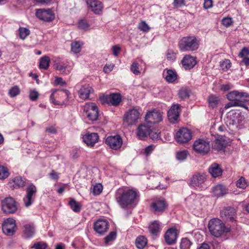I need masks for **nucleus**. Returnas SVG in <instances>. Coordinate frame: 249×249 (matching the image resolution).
<instances>
[{"label":"nucleus","instance_id":"obj_12","mask_svg":"<svg viewBox=\"0 0 249 249\" xmlns=\"http://www.w3.org/2000/svg\"><path fill=\"white\" fill-rule=\"evenodd\" d=\"M54 67L61 74L68 75L72 71V67L67 61H62L60 59H56L54 62Z\"/></svg>","mask_w":249,"mask_h":249},{"label":"nucleus","instance_id":"obj_56","mask_svg":"<svg viewBox=\"0 0 249 249\" xmlns=\"http://www.w3.org/2000/svg\"><path fill=\"white\" fill-rule=\"evenodd\" d=\"M249 55V49L247 47L243 48L238 54V56L241 58L246 57Z\"/></svg>","mask_w":249,"mask_h":249},{"label":"nucleus","instance_id":"obj_44","mask_svg":"<svg viewBox=\"0 0 249 249\" xmlns=\"http://www.w3.org/2000/svg\"><path fill=\"white\" fill-rule=\"evenodd\" d=\"M149 137L153 140H159L160 137V132L159 130L154 129L150 130Z\"/></svg>","mask_w":249,"mask_h":249},{"label":"nucleus","instance_id":"obj_49","mask_svg":"<svg viewBox=\"0 0 249 249\" xmlns=\"http://www.w3.org/2000/svg\"><path fill=\"white\" fill-rule=\"evenodd\" d=\"M188 152L186 150L178 151L177 153V159L179 160H184L187 157Z\"/></svg>","mask_w":249,"mask_h":249},{"label":"nucleus","instance_id":"obj_21","mask_svg":"<svg viewBox=\"0 0 249 249\" xmlns=\"http://www.w3.org/2000/svg\"><path fill=\"white\" fill-rule=\"evenodd\" d=\"M151 125L141 124L137 128V135L138 138L142 140H144L148 136H149Z\"/></svg>","mask_w":249,"mask_h":249},{"label":"nucleus","instance_id":"obj_57","mask_svg":"<svg viewBox=\"0 0 249 249\" xmlns=\"http://www.w3.org/2000/svg\"><path fill=\"white\" fill-rule=\"evenodd\" d=\"M38 93L35 90H32L30 91L29 98L32 101L36 100L38 97Z\"/></svg>","mask_w":249,"mask_h":249},{"label":"nucleus","instance_id":"obj_60","mask_svg":"<svg viewBox=\"0 0 249 249\" xmlns=\"http://www.w3.org/2000/svg\"><path fill=\"white\" fill-rule=\"evenodd\" d=\"M173 5L177 7H181L185 5V0H174Z\"/></svg>","mask_w":249,"mask_h":249},{"label":"nucleus","instance_id":"obj_58","mask_svg":"<svg viewBox=\"0 0 249 249\" xmlns=\"http://www.w3.org/2000/svg\"><path fill=\"white\" fill-rule=\"evenodd\" d=\"M89 26L87 22L84 20L79 21L78 24V28L82 30H87L89 28Z\"/></svg>","mask_w":249,"mask_h":249},{"label":"nucleus","instance_id":"obj_61","mask_svg":"<svg viewBox=\"0 0 249 249\" xmlns=\"http://www.w3.org/2000/svg\"><path fill=\"white\" fill-rule=\"evenodd\" d=\"M224 148V145L219 140H216L215 141L214 148L217 150H222Z\"/></svg>","mask_w":249,"mask_h":249},{"label":"nucleus","instance_id":"obj_6","mask_svg":"<svg viewBox=\"0 0 249 249\" xmlns=\"http://www.w3.org/2000/svg\"><path fill=\"white\" fill-rule=\"evenodd\" d=\"M193 149L197 153L201 155L207 154L210 150V144L209 141L198 139L193 144Z\"/></svg>","mask_w":249,"mask_h":249},{"label":"nucleus","instance_id":"obj_47","mask_svg":"<svg viewBox=\"0 0 249 249\" xmlns=\"http://www.w3.org/2000/svg\"><path fill=\"white\" fill-rule=\"evenodd\" d=\"M220 66L223 71H226L231 68V63L230 60L225 59L222 62H220Z\"/></svg>","mask_w":249,"mask_h":249},{"label":"nucleus","instance_id":"obj_52","mask_svg":"<svg viewBox=\"0 0 249 249\" xmlns=\"http://www.w3.org/2000/svg\"><path fill=\"white\" fill-rule=\"evenodd\" d=\"M139 65L137 62H133L130 67L131 71L135 74L137 75L140 73V71L139 70Z\"/></svg>","mask_w":249,"mask_h":249},{"label":"nucleus","instance_id":"obj_42","mask_svg":"<svg viewBox=\"0 0 249 249\" xmlns=\"http://www.w3.org/2000/svg\"><path fill=\"white\" fill-rule=\"evenodd\" d=\"M82 43L80 41H74L71 44V51L75 53H78L81 51V46Z\"/></svg>","mask_w":249,"mask_h":249},{"label":"nucleus","instance_id":"obj_16","mask_svg":"<svg viewBox=\"0 0 249 249\" xmlns=\"http://www.w3.org/2000/svg\"><path fill=\"white\" fill-rule=\"evenodd\" d=\"M94 230L98 234L103 235L108 229L109 224L106 219H98L94 223Z\"/></svg>","mask_w":249,"mask_h":249},{"label":"nucleus","instance_id":"obj_46","mask_svg":"<svg viewBox=\"0 0 249 249\" xmlns=\"http://www.w3.org/2000/svg\"><path fill=\"white\" fill-rule=\"evenodd\" d=\"M236 185L238 188L244 189L247 187L248 184L245 178L241 177L236 181Z\"/></svg>","mask_w":249,"mask_h":249},{"label":"nucleus","instance_id":"obj_29","mask_svg":"<svg viewBox=\"0 0 249 249\" xmlns=\"http://www.w3.org/2000/svg\"><path fill=\"white\" fill-rule=\"evenodd\" d=\"M209 172L213 178H216L222 174V170L217 163H213L209 168Z\"/></svg>","mask_w":249,"mask_h":249},{"label":"nucleus","instance_id":"obj_14","mask_svg":"<svg viewBox=\"0 0 249 249\" xmlns=\"http://www.w3.org/2000/svg\"><path fill=\"white\" fill-rule=\"evenodd\" d=\"M106 143L112 149L117 150L120 149L123 144V140L120 136H109L106 140Z\"/></svg>","mask_w":249,"mask_h":249},{"label":"nucleus","instance_id":"obj_38","mask_svg":"<svg viewBox=\"0 0 249 249\" xmlns=\"http://www.w3.org/2000/svg\"><path fill=\"white\" fill-rule=\"evenodd\" d=\"M192 242L187 238H182L180 244V249H190Z\"/></svg>","mask_w":249,"mask_h":249},{"label":"nucleus","instance_id":"obj_18","mask_svg":"<svg viewBox=\"0 0 249 249\" xmlns=\"http://www.w3.org/2000/svg\"><path fill=\"white\" fill-rule=\"evenodd\" d=\"M36 16L41 20L50 21L54 18V15L50 9H40L36 11Z\"/></svg>","mask_w":249,"mask_h":249},{"label":"nucleus","instance_id":"obj_25","mask_svg":"<svg viewBox=\"0 0 249 249\" xmlns=\"http://www.w3.org/2000/svg\"><path fill=\"white\" fill-rule=\"evenodd\" d=\"M93 92V89L89 85H85L82 86L79 90V96L82 99H87L89 98V95Z\"/></svg>","mask_w":249,"mask_h":249},{"label":"nucleus","instance_id":"obj_50","mask_svg":"<svg viewBox=\"0 0 249 249\" xmlns=\"http://www.w3.org/2000/svg\"><path fill=\"white\" fill-rule=\"evenodd\" d=\"M9 175L8 170L3 166L0 165V179L7 178Z\"/></svg>","mask_w":249,"mask_h":249},{"label":"nucleus","instance_id":"obj_19","mask_svg":"<svg viewBox=\"0 0 249 249\" xmlns=\"http://www.w3.org/2000/svg\"><path fill=\"white\" fill-rule=\"evenodd\" d=\"M180 106L178 104L173 105L168 112V117L172 123H175L179 117Z\"/></svg>","mask_w":249,"mask_h":249},{"label":"nucleus","instance_id":"obj_63","mask_svg":"<svg viewBox=\"0 0 249 249\" xmlns=\"http://www.w3.org/2000/svg\"><path fill=\"white\" fill-rule=\"evenodd\" d=\"M113 67V64H106L104 67V71L106 73H108L112 71Z\"/></svg>","mask_w":249,"mask_h":249},{"label":"nucleus","instance_id":"obj_59","mask_svg":"<svg viewBox=\"0 0 249 249\" xmlns=\"http://www.w3.org/2000/svg\"><path fill=\"white\" fill-rule=\"evenodd\" d=\"M232 19L231 18H224L222 20V24L225 27H229L232 24Z\"/></svg>","mask_w":249,"mask_h":249},{"label":"nucleus","instance_id":"obj_20","mask_svg":"<svg viewBox=\"0 0 249 249\" xmlns=\"http://www.w3.org/2000/svg\"><path fill=\"white\" fill-rule=\"evenodd\" d=\"M99 140V136L97 133H87L83 137V140L89 146H93Z\"/></svg>","mask_w":249,"mask_h":249},{"label":"nucleus","instance_id":"obj_32","mask_svg":"<svg viewBox=\"0 0 249 249\" xmlns=\"http://www.w3.org/2000/svg\"><path fill=\"white\" fill-rule=\"evenodd\" d=\"M160 230V224L158 221H155L151 223L149 226V231L153 235H157Z\"/></svg>","mask_w":249,"mask_h":249},{"label":"nucleus","instance_id":"obj_53","mask_svg":"<svg viewBox=\"0 0 249 249\" xmlns=\"http://www.w3.org/2000/svg\"><path fill=\"white\" fill-rule=\"evenodd\" d=\"M166 57L168 60L173 61L176 58V53L171 50H169L166 53Z\"/></svg>","mask_w":249,"mask_h":249},{"label":"nucleus","instance_id":"obj_37","mask_svg":"<svg viewBox=\"0 0 249 249\" xmlns=\"http://www.w3.org/2000/svg\"><path fill=\"white\" fill-rule=\"evenodd\" d=\"M50 59L48 56H45L41 58L39 63L40 69H47L50 64Z\"/></svg>","mask_w":249,"mask_h":249},{"label":"nucleus","instance_id":"obj_5","mask_svg":"<svg viewBox=\"0 0 249 249\" xmlns=\"http://www.w3.org/2000/svg\"><path fill=\"white\" fill-rule=\"evenodd\" d=\"M141 114L139 109L134 107L129 109L124 114L123 121L128 125H135L141 118Z\"/></svg>","mask_w":249,"mask_h":249},{"label":"nucleus","instance_id":"obj_51","mask_svg":"<svg viewBox=\"0 0 249 249\" xmlns=\"http://www.w3.org/2000/svg\"><path fill=\"white\" fill-rule=\"evenodd\" d=\"M138 28L144 32H147L150 29L149 27L144 21H142L139 23L138 25Z\"/></svg>","mask_w":249,"mask_h":249},{"label":"nucleus","instance_id":"obj_30","mask_svg":"<svg viewBox=\"0 0 249 249\" xmlns=\"http://www.w3.org/2000/svg\"><path fill=\"white\" fill-rule=\"evenodd\" d=\"M164 74L166 80L170 83L173 82L177 78L176 72L171 70H167L166 72L164 73Z\"/></svg>","mask_w":249,"mask_h":249},{"label":"nucleus","instance_id":"obj_13","mask_svg":"<svg viewBox=\"0 0 249 249\" xmlns=\"http://www.w3.org/2000/svg\"><path fill=\"white\" fill-rule=\"evenodd\" d=\"M162 120L161 113L156 110L147 112L145 117V121L147 124L152 125L159 123Z\"/></svg>","mask_w":249,"mask_h":249},{"label":"nucleus","instance_id":"obj_28","mask_svg":"<svg viewBox=\"0 0 249 249\" xmlns=\"http://www.w3.org/2000/svg\"><path fill=\"white\" fill-rule=\"evenodd\" d=\"M227 193L226 187L221 184H218L212 188V193L213 195L217 196H222Z\"/></svg>","mask_w":249,"mask_h":249},{"label":"nucleus","instance_id":"obj_54","mask_svg":"<svg viewBox=\"0 0 249 249\" xmlns=\"http://www.w3.org/2000/svg\"><path fill=\"white\" fill-rule=\"evenodd\" d=\"M178 95L180 98L185 99L189 96V90L187 89H181L179 90Z\"/></svg>","mask_w":249,"mask_h":249},{"label":"nucleus","instance_id":"obj_1","mask_svg":"<svg viewBox=\"0 0 249 249\" xmlns=\"http://www.w3.org/2000/svg\"><path fill=\"white\" fill-rule=\"evenodd\" d=\"M139 197V192L133 189L120 188L116 190L115 195L117 202L124 209L133 203Z\"/></svg>","mask_w":249,"mask_h":249},{"label":"nucleus","instance_id":"obj_45","mask_svg":"<svg viewBox=\"0 0 249 249\" xmlns=\"http://www.w3.org/2000/svg\"><path fill=\"white\" fill-rule=\"evenodd\" d=\"M103 191V186L100 183H97L93 186L91 192L95 196L100 195Z\"/></svg>","mask_w":249,"mask_h":249},{"label":"nucleus","instance_id":"obj_23","mask_svg":"<svg viewBox=\"0 0 249 249\" xmlns=\"http://www.w3.org/2000/svg\"><path fill=\"white\" fill-rule=\"evenodd\" d=\"M177 237V230L173 228L168 229L164 235L165 241L168 245L174 244L176 241Z\"/></svg>","mask_w":249,"mask_h":249},{"label":"nucleus","instance_id":"obj_31","mask_svg":"<svg viewBox=\"0 0 249 249\" xmlns=\"http://www.w3.org/2000/svg\"><path fill=\"white\" fill-rule=\"evenodd\" d=\"M147 240L143 236L138 237L135 240L136 246L139 249H143L147 245Z\"/></svg>","mask_w":249,"mask_h":249},{"label":"nucleus","instance_id":"obj_3","mask_svg":"<svg viewBox=\"0 0 249 249\" xmlns=\"http://www.w3.org/2000/svg\"><path fill=\"white\" fill-rule=\"evenodd\" d=\"M199 47V41L194 36L182 37L178 42V48L181 52L194 51Z\"/></svg>","mask_w":249,"mask_h":249},{"label":"nucleus","instance_id":"obj_9","mask_svg":"<svg viewBox=\"0 0 249 249\" xmlns=\"http://www.w3.org/2000/svg\"><path fill=\"white\" fill-rule=\"evenodd\" d=\"M220 217L225 221L233 223L236 221V212L231 207L224 208L220 211Z\"/></svg>","mask_w":249,"mask_h":249},{"label":"nucleus","instance_id":"obj_15","mask_svg":"<svg viewBox=\"0 0 249 249\" xmlns=\"http://www.w3.org/2000/svg\"><path fill=\"white\" fill-rule=\"evenodd\" d=\"M103 100L108 105L118 106L122 101V96L119 93H112L103 96Z\"/></svg>","mask_w":249,"mask_h":249},{"label":"nucleus","instance_id":"obj_2","mask_svg":"<svg viewBox=\"0 0 249 249\" xmlns=\"http://www.w3.org/2000/svg\"><path fill=\"white\" fill-rule=\"evenodd\" d=\"M208 229L211 234L216 238L230 232V229L223 222L217 218H213L209 221Z\"/></svg>","mask_w":249,"mask_h":249},{"label":"nucleus","instance_id":"obj_35","mask_svg":"<svg viewBox=\"0 0 249 249\" xmlns=\"http://www.w3.org/2000/svg\"><path fill=\"white\" fill-rule=\"evenodd\" d=\"M69 205L72 210L75 213H79L81 210V205L79 202L76 201L74 199H71L69 203Z\"/></svg>","mask_w":249,"mask_h":249},{"label":"nucleus","instance_id":"obj_36","mask_svg":"<svg viewBox=\"0 0 249 249\" xmlns=\"http://www.w3.org/2000/svg\"><path fill=\"white\" fill-rule=\"evenodd\" d=\"M241 92L237 90H234L229 92L227 95V99L230 101H233L235 102L239 101L238 99L240 94Z\"/></svg>","mask_w":249,"mask_h":249},{"label":"nucleus","instance_id":"obj_27","mask_svg":"<svg viewBox=\"0 0 249 249\" xmlns=\"http://www.w3.org/2000/svg\"><path fill=\"white\" fill-rule=\"evenodd\" d=\"M167 205L165 200L158 199L153 202L151 205V210L155 212H163Z\"/></svg>","mask_w":249,"mask_h":249},{"label":"nucleus","instance_id":"obj_40","mask_svg":"<svg viewBox=\"0 0 249 249\" xmlns=\"http://www.w3.org/2000/svg\"><path fill=\"white\" fill-rule=\"evenodd\" d=\"M208 102L211 107H214L218 105L219 99L218 97L214 95H211L208 98Z\"/></svg>","mask_w":249,"mask_h":249},{"label":"nucleus","instance_id":"obj_11","mask_svg":"<svg viewBox=\"0 0 249 249\" xmlns=\"http://www.w3.org/2000/svg\"><path fill=\"white\" fill-rule=\"evenodd\" d=\"M192 138V132L188 128H181L176 133V140L178 143H186L190 141Z\"/></svg>","mask_w":249,"mask_h":249},{"label":"nucleus","instance_id":"obj_7","mask_svg":"<svg viewBox=\"0 0 249 249\" xmlns=\"http://www.w3.org/2000/svg\"><path fill=\"white\" fill-rule=\"evenodd\" d=\"M2 209L4 213H13L17 210V206L15 199L12 197H6L2 202Z\"/></svg>","mask_w":249,"mask_h":249},{"label":"nucleus","instance_id":"obj_55","mask_svg":"<svg viewBox=\"0 0 249 249\" xmlns=\"http://www.w3.org/2000/svg\"><path fill=\"white\" fill-rule=\"evenodd\" d=\"M47 247V246L46 243L39 242L34 244L31 248H35V249H45Z\"/></svg>","mask_w":249,"mask_h":249},{"label":"nucleus","instance_id":"obj_39","mask_svg":"<svg viewBox=\"0 0 249 249\" xmlns=\"http://www.w3.org/2000/svg\"><path fill=\"white\" fill-rule=\"evenodd\" d=\"M19 36L20 39L24 40L30 35V31L24 27H20L18 29Z\"/></svg>","mask_w":249,"mask_h":249},{"label":"nucleus","instance_id":"obj_24","mask_svg":"<svg viewBox=\"0 0 249 249\" xmlns=\"http://www.w3.org/2000/svg\"><path fill=\"white\" fill-rule=\"evenodd\" d=\"M182 66L186 70H190L193 68L196 64V57L190 55H186L181 61Z\"/></svg>","mask_w":249,"mask_h":249},{"label":"nucleus","instance_id":"obj_26","mask_svg":"<svg viewBox=\"0 0 249 249\" xmlns=\"http://www.w3.org/2000/svg\"><path fill=\"white\" fill-rule=\"evenodd\" d=\"M87 3L91 10L96 14H100L102 12V3L97 0H88Z\"/></svg>","mask_w":249,"mask_h":249},{"label":"nucleus","instance_id":"obj_8","mask_svg":"<svg viewBox=\"0 0 249 249\" xmlns=\"http://www.w3.org/2000/svg\"><path fill=\"white\" fill-rule=\"evenodd\" d=\"M36 191V188L33 184L31 183L28 185L26 189V194L23 198V202L25 207H29L34 201Z\"/></svg>","mask_w":249,"mask_h":249},{"label":"nucleus","instance_id":"obj_41","mask_svg":"<svg viewBox=\"0 0 249 249\" xmlns=\"http://www.w3.org/2000/svg\"><path fill=\"white\" fill-rule=\"evenodd\" d=\"M240 95L238 98L239 101H237L236 103L238 104H243L245 102H248L249 101V94L246 92H241Z\"/></svg>","mask_w":249,"mask_h":249},{"label":"nucleus","instance_id":"obj_22","mask_svg":"<svg viewBox=\"0 0 249 249\" xmlns=\"http://www.w3.org/2000/svg\"><path fill=\"white\" fill-rule=\"evenodd\" d=\"M206 179V175L204 173H197L195 174L192 178L190 182L191 185L196 187L203 183Z\"/></svg>","mask_w":249,"mask_h":249},{"label":"nucleus","instance_id":"obj_62","mask_svg":"<svg viewBox=\"0 0 249 249\" xmlns=\"http://www.w3.org/2000/svg\"><path fill=\"white\" fill-rule=\"evenodd\" d=\"M203 7L205 9H208L213 7L212 0H204Z\"/></svg>","mask_w":249,"mask_h":249},{"label":"nucleus","instance_id":"obj_4","mask_svg":"<svg viewBox=\"0 0 249 249\" xmlns=\"http://www.w3.org/2000/svg\"><path fill=\"white\" fill-rule=\"evenodd\" d=\"M69 95L70 92L66 89L54 90L50 96V100L55 105H64L67 102Z\"/></svg>","mask_w":249,"mask_h":249},{"label":"nucleus","instance_id":"obj_64","mask_svg":"<svg viewBox=\"0 0 249 249\" xmlns=\"http://www.w3.org/2000/svg\"><path fill=\"white\" fill-rule=\"evenodd\" d=\"M113 54L114 56H117L121 51V48L118 45H115L112 47Z\"/></svg>","mask_w":249,"mask_h":249},{"label":"nucleus","instance_id":"obj_33","mask_svg":"<svg viewBox=\"0 0 249 249\" xmlns=\"http://www.w3.org/2000/svg\"><path fill=\"white\" fill-rule=\"evenodd\" d=\"M12 181L14 183L13 185L14 188L23 187L25 185V179L22 178L20 176L16 177L12 179Z\"/></svg>","mask_w":249,"mask_h":249},{"label":"nucleus","instance_id":"obj_10","mask_svg":"<svg viewBox=\"0 0 249 249\" xmlns=\"http://www.w3.org/2000/svg\"><path fill=\"white\" fill-rule=\"evenodd\" d=\"M84 110L90 120L94 121L97 120L99 115L98 108L95 103H88L86 104Z\"/></svg>","mask_w":249,"mask_h":249},{"label":"nucleus","instance_id":"obj_48","mask_svg":"<svg viewBox=\"0 0 249 249\" xmlns=\"http://www.w3.org/2000/svg\"><path fill=\"white\" fill-rule=\"evenodd\" d=\"M8 93L11 97H14L19 94L20 90L18 87L16 86L11 88Z\"/></svg>","mask_w":249,"mask_h":249},{"label":"nucleus","instance_id":"obj_43","mask_svg":"<svg viewBox=\"0 0 249 249\" xmlns=\"http://www.w3.org/2000/svg\"><path fill=\"white\" fill-rule=\"evenodd\" d=\"M116 237V233L115 231L111 232L109 235L105 238V244L106 245H109Z\"/></svg>","mask_w":249,"mask_h":249},{"label":"nucleus","instance_id":"obj_17","mask_svg":"<svg viewBox=\"0 0 249 249\" xmlns=\"http://www.w3.org/2000/svg\"><path fill=\"white\" fill-rule=\"evenodd\" d=\"M16 221L11 218L5 220L2 225V231L7 235H12L15 232Z\"/></svg>","mask_w":249,"mask_h":249},{"label":"nucleus","instance_id":"obj_34","mask_svg":"<svg viewBox=\"0 0 249 249\" xmlns=\"http://www.w3.org/2000/svg\"><path fill=\"white\" fill-rule=\"evenodd\" d=\"M24 235L26 238L31 237L34 234V227L31 225H26L24 226Z\"/></svg>","mask_w":249,"mask_h":249}]
</instances>
